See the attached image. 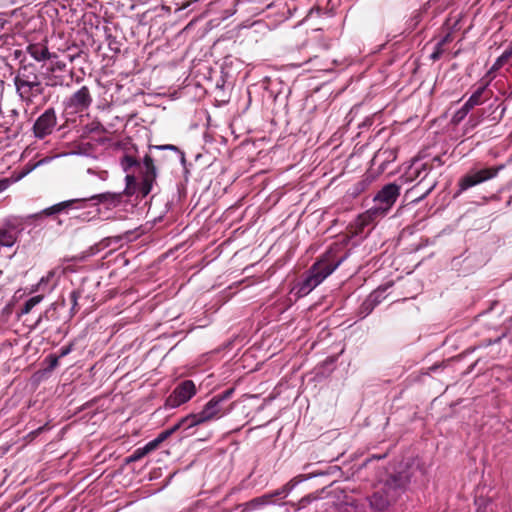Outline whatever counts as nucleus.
Segmentation results:
<instances>
[{"label":"nucleus","mask_w":512,"mask_h":512,"mask_svg":"<svg viewBox=\"0 0 512 512\" xmlns=\"http://www.w3.org/2000/svg\"><path fill=\"white\" fill-rule=\"evenodd\" d=\"M121 166L125 172H128L132 167H138L141 174V181L138 183L134 175H126V188L125 192L128 195L138 193L141 197H146L152 190L155 183L157 172L153 163V159L149 155H145L143 162H138L133 156L125 155L121 159Z\"/></svg>","instance_id":"1"},{"label":"nucleus","mask_w":512,"mask_h":512,"mask_svg":"<svg viewBox=\"0 0 512 512\" xmlns=\"http://www.w3.org/2000/svg\"><path fill=\"white\" fill-rule=\"evenodd\" d=\"M128 195L125 190L120 193L115 192H104L95 194L86 198L71 199L52 205L51 207L45 208L42 211L29 215V219H41L44 216H52L58 213L66 212L71 208H82V203L86 201H92L94 205H103L106 209L111 210L118 207L122 203L123 195Z\"/></svg>","instance_id":"2"},{"label":"nucleus","mask_w":512,"mask_h":512,"mask_svg":"<svg viewBox=\"0 0 512 512\" xmlns=\"http://www.w3.org/2000/svg\"><path fill=\"white\" fill-rule=\"evenodd\" d=\"M14 84L18 96L27 105L32 104L45 91L37 67L33 64L23 65L18 69Z\"/></svg>","instance_id":"3"},{"label":"nucleus","mask_w":512,"mask_h":512,"mask_svg":"<svg viewBox=\"0 0 512 512\" xmlns=\"http://www.w3.org/2000/svg\"><path fill=\"white\" fill-rule=\"evenodd\" d=\"M344 258L337 260L332 259V252L326 253L320 260L312 265L308 271V275L298 284L297 294L305 296L314 288L321 284L330 274H332L342 263Z\"/></svg>","instance_id":"4"},{"label":"nucleus","mask_w":512,"mask_h":512,"mask_svg":"<svg viewBox=\"0 0 512 512\" xmlns=\"http://www.w3.org/2000/svg\"><path fill=\"white\" fill-rule=\"evenodd\" d=\"M408 482V476L404 472L391 476L369 498L371 508L376 512H382L387 509L401 495Z\"/></svg>","instance_id":"5"},{"label":"nucleus","mask_w":512,"mask_h":512,"mask_svg":"<svg viewBox=\"0 0 512 512\" xmlns=\"http://www.w3.org/2000/svg\"><path fill=\"white\" fill-rule=\"evenodd\" d=\"M400 194V186L395 183L385 185L374 197V205L359 217V225L365 226L383 217L391 209Z\"/></svg>","instance_id":"6"},{"label":"nucleus","mask_w":512,"mask_h":512,"mask_svg":"<svg viewBox=\"0 0 512 512\" xmlns=\"http://www.w3.org/2000/svg\"><path fill=\"white\" fill-rule=\"evenodd\" d=\"M229 409L219 405L216 400L211 398L198 413L187 415L186 421H190V425H202L211 421H215L229 413Z\"/></svg>","instance_id":"7"},{"label":"nucleus","mask_w":512,"mask_h":512,"mask_svg":"<svg viewBox=\"0 0 512 512\" xmlns=\"http://www.w3.org/2000/svg\"><path fill=\"white\" fill-rule=\"evenodd\" d=\"M196 386L192 380H184L179 383L167 397L165 405L176 408L188 402L196 394Z\"/></svg>","instance_id":"8"},{"label":"nucleus","mask_w":512,"mask_h":512,"mask_svg":"<svg viewBox=\"0 0 512 512\" xmlns=\"http://www.w3.org/2000/svg\"><path fill=\"white\" fill-rule=\"evenodd\" d=\"M505 168L504 164L492 168H485L474 173L467 174L459 182L460 191H465L477 184L495 178Z\"/></svg>","instance_id":"9"},{"label":"nucleus","mask_w":512,"mask_h":512,"mask_svg":"<svg viewBox=\"0 0 512 512\" xmlns=\"http://www.w3.org/2000/svg\"><path fill=\"white\" fill-rule=\"evenodd\" d=\"M57 124V117L53 108L47 109L34 123L33 131L35 137L43 139L50 135Z\"/></svg>","instance_id":"10"},{"label":"nucleus","mask_w":512,"mask_h":512,"mask_svg":"<svg viewBox=\"0 0 512 512\" xmlns=\"http://www.w3.org/2000/svg\"><path fill=\"white\" fill-rule=\"evenodd\" d=\"M49 65L47 66V86H62L65 83V78L57 72H63L66 70V63L59 59V56L54 52V57L49 58Z\"/></svg>","instance_id":"11"},{"label":"nucleus","mask_w":512,"mask_h":512,"mask_svg":"<svg viewBox=\"0 0 512 512\" xmlns=\"http://www.w3.org/2000/svg\"><path fill=\"white\" fill-rule=\"evenodd\" d=\"M91 103L92 97L88 87L82 86L65 101V107L73 112H82L86 110Z\"/></svg>","instance_id":"12"},{"label":"nucleus","mask_w":512,"mask_h":512,"mask_svg":"<svg viewBox=\"0 0 512 512\" xmlns=\"http://www.w3.org/2000/svg\"><path fill=\"white\" fill-rule=\"evenodd\" d=\"M27 53L37 62H46L54 57V52H50L46 42L30 43L26 47Z\"/></svg>","instance_id":"13"},{"label":"nucleus","mask_w":512,"mask_h":512,"mask_svg":"<svg viewBox=\"0 0 512 512\" xmlns=\"http://www.w3.org/2000/svg\"><path fill=\"white\" fill-rule=\"evenodd\" d=\"M488 85L489 83L483 84L473 92V94L467 100L470 107L481 105L491 97L492 92L488 89Z\"/></svg>","instance_id":"14"},{"label":"nucleus","mask_w":512,"mask_h":512,"mask_svg":"<svg viewBox=\"0 0 512 512\" xmlns=\"http://www.w3.org/2000/svg\"><path fill=\"white\" fill-rule=\"evenodd\" d=\"M19 233L15 228H0V246L12 247L17 242Z\"/></svg>","instance_id":"15"},{"label":"nucleus","mask_w":512,"mask_h":512,"mask_svg":"<svg viewBox=\"0 0 512 512\" xmlns=\"http://www.w3.org/2000/svg\"><path fill=\"white\" fill-rule=\"evenodd\" d=\"M475 512H496V505L489 497L478 495L475 498Z\"/></svg>","instance_id":"16"},{"label":"nucleus","mask_w":512,"mask_h":512,"mask_svg":"<svg viewBox=\"0 0 512 512\" xmlns=\"http://www.w3.org/2000/svg\"><path fill=\"white\" fill-rule=\"evenodd\" d=\"M431 168L426 163H413L412 167L410 168L409 177L410 179H414L421 176L422 172H425V175L428 174V171Z\"/></svg>","instance_id":"17"},{"label":"nucleus","mask_w":512,"mask_h":512,"mask_svg":"<svg viewBox=\"0 0 512 512\" xmlns=\"http://www.w3.org/2000/svg\"><path fill=\"white\" fill-rule=\"evenodd\" d=\"M373 301L374 300L366 298L362 302V304L360 305L359 310H358V314H359L360 318L363 319V318L367 317L375 309L376 306H374Z\"/></svg>","instance_id":"18"},{"label":"nucleus","mask_w":512,"mask_h":512,"mask_svg":"<svg viewBox=\"0 0 512 512\" xmlns=\"http://www.w3.org/2000/svg\"><path fill=\"white\" fill-rule=\"evenodd\" d=\"M272 503H273V501L270 500V496H267V494H265V495H262L260 497L252 499L248 503V505H249L250 508L256 509V508H259V507H262V506H265V505H269V504H272Z\"/></svg>","instance_id":"19"},{"label":"nucleus","mask_w":512,"mask_h":512,"mask_svg":"<svg viewBox=\"0 0 512 512\" xmlns=\"http://www.w3.org/2000/svg\"><path fill=\"white\" fill-rule=\"evenodd\" d=\"M473 107H470L469 102H465L464 105L453 115L452 121L455 124L461 122L469 113Z\"/></svg>","instance_id":"20"},{"label":"nucleus","mask_w":512,"mask_h":512,"mask_svg":"<svg viewBox=\"0 0 512 512\" xmlns=\"http://www.w3.org/2000/svg\"><path fill=\"white\" fill-rule=\"evenodd\" d=\"M43 300V296L42 295H37V296H34V297H31L30 299H28L22 310H21V314H28L36 305H38L41 301Z\"/></svg>","instance_id":"21"},{"label":"nucleus","mask_w":512,"mask_h":512,"mask_svg":"<svg viewBox=\"0 0 512 512\" xmlns=\"http://www.w3.org/2000/svg\"><path fill=\"white\" fill-rule=\"evenodd\" d=\"M340 512H366L362 506H359L355 502H346L340 505Z\"/></svg>","instance_id":"22"},{"label":"nucleus","mask_w":512,"mask_h":512,"mask_svg":"<svg viewBox=\"0 0 512 512\" xmlns=\"http://www.w3.org/2000/svg\"><path fill=\"white\" fill-rule=\"evenodd\" d=\"M186 419H187V416L183 417L178 423L173 425L171 428L167 429V431L171 432V435H172L174 432L179 430L181 427L189 429V428H192L195 426V425H190V421H186Z\"/></svg>","instance_id":"23"},{"label":"nucleus","mask_w":512,"mask_h":512,"mask_svg":"<svg viewBox=\"0 0 512 512\" xmlns=\"http://www.w3.org/2000/svg\"><path fill=\"white\" fill-rule=\"evenodd\" d=\"M383 294H384V290L377 289V290L373 291L372 293H370L367 298L374 300L373 304H374V306H377L384 299Z\"/></svg>","instance_id":"24"},{"label":"nucleus","mask_w":512,"mask_h":512,"mask_svg":"<svg viewBox=\"0 0 512 512\" xmlns=\"http://www.w3.org/2000/svg\"><path fill=\"white\" fill-rule=\"evenodd\" d=\"M233 392V389H228L220 394L213 396L212 398L216 400L219 405H223V403L232 396Z\"/></svg>","instance_id":"25"},{"label":"nucleus","mask_w":512,"mask_h":512,"mask_svg":"<svg viewBox=\"0 0 512 512\" xmlns=\"http://www.w3.org/2000/svg\"><path fill=\"white\" fill-rule=\"evenodd\" d=\"M290 490L291 489L288 487V485H285L282 488H279V489L273 491L272 493H268L267 496H270V500H272V498L277 497V496L286 497V496H288Z\"/></svg>","instance_id":"26"},{"label":"nucleus","mask_w":512,"mask_h":512,"mask_svg":"<svg viewBox=\"0 0 512 512\" xmlns=\"http://www.w3.org/2000/svg\"><path fill=\"white\" fill-rule=\"evenodd\" d=\"M87 173L91 174V175H96L102 181H106L107 178H108V172L107 171H98V172H96L94 169L89 168L87 170Z\"/></svg>","instance_id":"27"},{"label":"nucleus","mask_w":512,"mask_h":512,"mask_svg":"<svg viewBox=\"0 0 512 512\" xmlns=\"http://www.w3.org/2000/svg\"><path fill=\"white\" fill-rule=\"evenodd\" d=\"M318 45L324 50H327L331 47V40L325 39L322 35L318 37Z\"/></svg>","instance_id":"28"},{"label":"nucleus","mask_w":512,"mask_h":512,"mask_svg":"<svg viewBox=\"0 0 512 512\" xmlns=\"http://www.w3.org/2000/svg\"><path fill=\"white\" fill-rule=\"evenodd\" d=\"M159 444L160 442L158 441L157 438L153 439L144 446V452H151L155 450L159 446Z\"/></svg>","instance_id":"29"},{"label":"nucleus","mask_w":512,"mask_h":512,"mask_svg":"<svg viewBox=\"0 0 512 512\" xmlns=\"http://www.w3.org/2000/svg\"><path fill=\"white\" fill-rule=\"evenodd\" d=\"M435 186H436V182H435V181H433V182H432V183H431V184L426 188L425 192H424L421 196H419V197L416 199V201H420V200L424 199V198H425V197H426V196H427V195H428V194H429V193H430V192L435 188Z\"/></svg>","instance_id":"30"},{"label":"nucleus","mask_w":512,"mask_h":512,"mask_svg":"<svg viewBox=\"0 0 512 512\" xmlns=\"http://www.w3.org/2000/svg\"><path fill=\"white\" fill-rule=\"evenodd\" d=\"M147 453L148 452H144V447L143 448H138L137 450H135V452L133 453L131 458H132V460H138V459H140L141 457H143Z\"/></svg>","instance_id":"31"},{"label":"nucleus","mask_w":512,"mask_h":512,"mask_svg":"<svg viewBox=\"0 0 512 512\" xmlns=\"http://www.w3.org/2000/svg\"><path fill=\"white\" fill-rule=\"evenodd\" d=\"M55 272L54 271H50L46 276L42 277L38 283V286L41 287L42 285H44L45 283L49 282L50 279L54 276Z\"/></svg>","instance_id":"32"},{"label":"nucleus","mask_w":512,"mask_h":512,"mask_svg":"<svg viewBox=\"0 0 512 512\" xmlns=\"http://www.w3.org/2000/svg\"><path fill=\"white\" fill-rule=\"evenodd\" d=\"M79 296H80V295H79V292H77V291H72V292L70 293V299H71L72 304H73V305H72V309H73V310H74V309H75V307L77 306V301H78Z\"/></svg>","instance_id":"33"},{"label":"nucleus","mask_w":512,"mask_h":512,"mask_svg":"<svg viewBox=\"0 0 512 512\" xmlns=\"http://www.w3.org/2000/svg\"><path fill=\"white\" fill-rule=\"evenodd\" d=\"M171 436V432H168L167 429L160 432L158 435H157V439L160 443H162L163 441H165L168 437Z\"/></svg>","instance_id":"34"},{"label":"nucleus","mask_w":512,"mask_h":512,"mask_svg":"<svg viewBox=\"0 0 512 512\" xmlns=\"http://www.w3.org/2000/svg\"><path fill=\"white\" fill-rule=\"evenodd\" d=\"M90 132H96V131H104L103 126L100 123H92L89 128Z\"/></svg>","instance_id":"35"},{"label":"nucleus","mask_w":512,"mask_h":512,"mask_svg":"<svg viewBox=\"0 0 512 512\" xmlns=\"http://www.w3.org/2000/svg\"><path fill=\"white\" fill-rule=\"evenodd\" d=\"M10 185V181L7 178L0 179V193L5 191Z\"/></svg>","instance_id":"36"},{"label":"nucleus","mask_w":512,"mask_h":512,"mask_svg":"<svg viewBox=\"0 0 512 512\" xmlns=\"http://www.w3.org/2000/svg\"><path fill=\"white\" fill-rule=\"evenodd\" d=\"M512 56V46L508 49H506L502 55L501 60H508Z\"/></svg>","instance_id":"37"},{"label":"nucleus","mask_w":512,"mask_h":512,"mask_svg":"<svg viewBox=\"0 0 512 512\" xmlns=\"http://www.w3.org/2000/svg\"><path fill=\"white\" fill-rule=\"evenodd\" d=\"M71 350H72L71 346L61 348L59 357H64V356L68 355L71 352Z\"/></svg>","instance_id":"38"},{"label":"nucleus","mask_w":512,"mask_h":512,"mask_svg":"<svg viewBox=\"0 0 512 512\" xmlns=\"http://www.w3.org/2000/svg\"><path fill=\"white\" fill-rule=\"evenodd\" d=\"M507 60H501V56L497 58L496 62L494 63L493 65V69H498L500 68L502 65H504V63L506 62Z\"/></svg>","instance_id":"39"},{"label":"nucleus","mask_w":512,"mask_h":512,"mask_svg":"<svg viewBox=\"0 0 512 512\" xmlns=\"http://www.w3.org/2000/svg\"><path fill=\"white\" fill-rule=\"evenodd\" d=\"M153 148H155V149H171V150L176 149V147L173 145L153 146Z\"/></svg>","instance_id":"40"},{"label":"nucleus","mask_w":512,"mask_h":512,"mask_svg":"<svg viewBox=\"0 0 512 512\" xmlns=\"http://www.w3.org/2000/svg\"><path fill=\"white\" fill-rule=\"evenodd\" d=\"M58 364V357H55L53 358L52 362H51V367L54 368L56 367Z\"/></svg>","instance_id":"41"},{"label":"nucleus","mask_w":512,"mask_h":512,"mask_svg":"<svg viewBox=\"0 0 512 512\" xmlns=\"http://www.w3.org/2000/svg\"><path fill=\"white\" fill-rule=\"evenodd\" d=\"M306 502H308L307 498L301 499V501H300L301 506L300 507H304Z\"/></svg>","instance_id":"42"},{"label":"nucleus","mask_w":512,"mask_h":512,"mask_svg":"<svg viewBox=\"0 0 512 512\" xmlns=\"http://www.w3.org/2000/svg\"><path fill=\"white\" fill-rule=\"evenodd\" d=\"M67 58H68V60H69L70 62H73V61H74V59L76 58V55H68V56H67Z\"/></svg>","instance_id":"43"},{"label":"nucleus","mask_w":512,"mask_h":512,"mask_svg":"<svg viewBox=\"0 0 512 512\" xmlns=\"http://www.w3.org/2000/svg\"><path fill=\"white\" fill-rule=\"evenodd\" d=\"M18 135L17 131H13L11 135H9V138H16Z\"/></svg>","instance_id":"44"},{"label":"nucleus","mask_w":512,"mask_h":512,"mask_svg":"<svg viewBox=\"0 0 512 512\" xmlns=\"http://www.w3.org/2000/svg\"><path fill=\"white\" fill-rule=\"evenodd\" d=\"M421 184H422V181H421V182H419V183H418V184H417L413 189H414V190L418 189V188L421 186Z\"/></svg>","instance_id":"45"},{"label":"nucleus","mask_w":512,"mask_h":512,"mask_svg":"<svg viewBox=\"0 0 512 512\" xmlns=\"http://www.w3.org/2000/svg\"><path fill=\"white\" fill-rule=\"evenodd\" d=\"M30 171H31V169L27 170V171L24 173V175L29 174V172H30Z\"/></svg>","instance_id":"46"},{"label":"nucleus","mask_w":512,"mask_h":512,"mask_svg":"<svg viewBox=\"0 0 512 512\" xmlns=\"http://www.w3.org/2000/svg\"><path fill=\"white\" fill-rule=\"evenodd\" d=\"M41 319H42V316H40V317L38 318L37 324L41 321Z\"/></svg>","instance_id":"47"},{"label":"nucleus","mask_w":512,"mask_h":512,"mask_svg":"<svg viewBox=\"0 0 512 512\" xmlns=\"http://www.w3.org/2000/svg\"><path fill=\"white\" fill-rule=\"evenodd\" d=\"M509 97H512V90H511V93H510Z\"/></svg>","instance_id":"48"}]
</instances>
